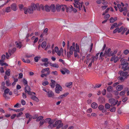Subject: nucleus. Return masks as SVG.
<instances>
[{"mask_svg":"<svg viewBox=\"0 0 129 129\" xmlns=\"http://www.w3.org/2000/svg\"><path fill=\"white\" fill-rule=\"evenodd\" d=\"M39 6L40 8H42L44 9V7L42 5L39 6L38 4H32L27 9L26 8H24V12L25 14H27L28 13H32L34 11L38 8Z\"/></svg>","mask_w":129,"mask_h":129,"instance_id":"f257e3e1","label":"nucleus"},{"mask_svg":"<svg viewBox=\"0 0 129 129\" xmlns=\"http://www.w3.org/2000/svg\"><path fill=\"white\" fill-rule=\"evenodd\" d=\"M64 53H62L63 52V49L62 48H60L59 50L58 47L56 46L55 47L54 49H52V54H54L55 52L57 53V55L59 56H60L61 54V56L63 57L66 56V50H64Z\"/></svg>","mask_w":129,"mask_h":129,"instance_id":"f03ea898","label":"nucleus"},{"mask_svg":"<svg viewBox=\"0 0 129 129\" xmlns=\"http://www.w3.org/2000/svg\"><path fill=\"white\" fill-rule=\"evenodd\" d=\"M73 5L74 7L78 8L79 10H82L83 8L84 12H86V9L84 5V3L83 2H80L79 0H75Z\"/></svg>","mask_w":129,"mask_h":129,"instance_id":"7ed1b4c3","label":"nucleus"},{"mask_svg":"<svg viewBox=\"0 0 129 129\" xmlns=\"http://www.w3.org/2000/svg\"><path fill=\"white\" fill-rule=\"evenodd\" d=\"M47 120H48L47 123L49 124L48 126V128H51L55 127V124H54V123L55 121V120H52L50 118H48V119Z\"/></svg>","mask_w":129,"mask_h":129,"instance_id":"20e7f679","label":"nucleus"},{"mask_svg":"<svg viewBox=\"0 0 129 129\" xmlns=\"http://www.w3.org/2000/svg\"><path fill=\"white\" fill-rule=\"evenodd\" d=\"M95 60V56H93L92 57V59L87 58L86 61V63L88 64L89 63L88 66L90 67L91 66L92 63Z\"/></svg>","mask_w":129,"mask_h":129,"instance_id":"39448f33","label":"nucleus"},{"mask_svg":"<svg viewBox=\"0 0 129 129\" xmlns=\"http://www.w3.org/2000/svg\"><path fill=\"white\" fill-rule=\"evenodd\" d=\"M55 86V92L56 93L59 94L60 93V91H62V88L59 84H56Z\"/></svg>","mask_w":129,"mask_h":129,"instance_id":"423d86ee","label":"nucleus"},{"mask_svg":"<svg viewBox=\"0 0 129 129\" xmlns=\"http://www.w3.org/2000/svg\"><path fill=\"white\" fill-rule=\"evenodd\" d=\"M71 46L72 47V48H74V52H77L78 53H80V49L79 46L77 44H76L75 45V43H73L72 46Z\"/></svg>","mask_w":129,"mask_h":129,"instance_id":"0eeeda50","label":"nucleus"},{"mask_svg":"<svg viewBox=\"0 0 129 129\" xmlns=\"http://www.w3.org/2000/svg\"><path fill=\"white\" fill-rule=\"evenodd\" d=\"M73 50L74 48H72V47L71 46L70 48L69 51L67 52V57L68 59H69L71 55L73 54Z\"/></svg>","mask_w":129,"mask_h":129,"instance_id":"6e6552de","label":"nucleus"},{"mask_svg":"<svg viewBox=\"0 0 129 129\" xmlns=\"http://www.w3.org/2000/svg\"><path fill=\"white\" fill-rule=\"evenodd\" d=\"M55 127L56 126V128L58 129L62 127L63 125V124L62 123L61 120H58L56 121L55 122Z\"/></svg>","mask_w":129,"mask_h":129,"instance_id":"1a4fd4ad","label":"nucleus"},{"mask_svg":"<svg viewBox=\"0 0 129 129\" xmlns=\"http://www.w3.org/2000/svg\"><path fill=\"white\" fill-rule=\"evenodd\" d=\"M6 58V56L5 55H3L2 56V59L0 60V64L1 66H7L8 64L6 63L3 62Z\"/></svg>","mask_w":129,"mask_h":129,"instance_id":"9d476101","label":"nucleus"},{"mask_svg":"<svg viewBox=\"0 0 129 129\" xmlns=\"http://www.w3.org/2000/svg\"><path fill=\"white\" fill-rule=\"evenodd\" d=\"M47 94V96L48 98H53L54 96V92L51 90H48Z\"/></svg>","mask_w":129,"mask_h":129,"instance_id":"9b49d317","label":"nucleus"},{"mask_svg":"<svg viewBox=\"0 0 129 129\" xmlns=\"http://www.w3.org/2000/svg\"><path fill=\"white\" fill-rule=\"evenodd\" d=\"M109 102L111 104L112 106H114L117 104L118 102L117 100H116L114 99H111L109 100Z\"/></svg>","mask_w":129,"mask_h":129,"instance_id":"f8f14e48","label":"nucleus"},{"mask_svg":"<svg viewBox=\"0 0 129 129\" xmlns=\"http://www.w3.org/2000/svg\"><path fill=\"white\" fill-rule=\"evenodd\" d=\"M119 73L120 74L121 76L123 77L124 78V79L127 78L129 76L128 72H125L123 71H120L119 72Z\"/></svg>","mask_w":129,"mask_h":129,"instance_id":"ddd939ff","label":"nucleus"},{"mask_svg":"<svg viewBox=\"0 0 129 129\" xmlns=\"http://www.w3.org/2000/svg\"><path fill=\"white\" fill-rule=\"evenodd\" d=\"M60 71L61 73L63 75H64L66 73L69 74L70 73L69 71L65 68H64L62 70H60Z\"/></svg>","mask_w":129,"mask_h":129,"instance_id":"4468645a","label":"nucleus"},{"mask_svg":"<svg viewBox=\"0 0 129 129\" xmlns=\"http://www.w3.org/2000/svg\"><path fill=\"white\" fill-rule=\"evenodd\" d=\"M25 92L26 93H27L29 95H31V92L30 91V87L26 86L25 87Z\"/></svg>","mask_w":129,"mask_h":129,"instance_id":"2eb2a0df","label":"nucleus"},{"mask_svg":"<svg viewBox=\"0 0 129 129\" xmlns=\"http://www.w3.org/2000/svg\"><path fill=\"white\" fill-rule=\"evenodd\" d=\"M119 60V57L118 56H115L112 57L110 59L111 61H114L115 63L116 62Z\"/></svg>","mask_w":129,"mask_h":129,"instance_id":"dca6fc26","label":"nucleus"},{"mask_svg":"<svg viewBox=\"0 0 129 129\" xmlns=\"http://www.w3.org/2000/svg\"><path fill=\"white\" fill-rule=\"evenodd\" d=\"M61 9L63 11H64L66 9L67 12H70L71 11L69 8L67 7L65 5H61Z\"/></svg>","mask_w":129,"mask_h":129,"instance_id":"f3484780","label":"nucleus"},{"mask_svg":"<svg viewBox=\"0 0 129 129\" xmlns=\"http://www.w3.org/2000/svg\"><path fill=\"white\" fill-rule=\"evenodd\" d=\"M15 45L17 47L19 48H21L22 46L21 43L19 41H16L15 42Z\"/></svg>","mask_w":129,"mask_h":129,"instance_id":"a211bd4d","label":"nucleus"},{"mask_svg":"<svg viewBox=\"0 0 129 129\" xmlns=\"http://www.w3.org/2000/svg\"><path fill=\"white\" fill-rule=\"evenodd\" d=\"M12 9L14 11H16L17 9V7L16 4H13L11 5Z\"/></svg>","mask_w":129,"mask_h":129,"instance_id":"6ab92c4d","label":"nucleus"},{"mask_svg":"<svg viewBox=\"0 0 129 129\" xmlns=\"http://www.w3.org/2000/svg\"><path fill=\"white\" fill-rule=\"evenodd\" d=\"M121 23H119V24H117V23H115L111 26L110 28V29H112L113 28H114L115 27H116L119 26L120 25H121Z\"/></svg>","mask_w":129,"mask_h":129,"instance_id":"aec40b11","label":"nucleus"},{"mask_svg":"<svg viewBox=\"0 0 129 129\" xmlns=\"http://www.w3.org/2000/svg\"><path fill=\"white\" fill-rule=\"evenodd\" d=\"M50 66L52 67H54L56 68H58L59 67L58 64L56 63H52L51 62L49 63Z\"/></svg>","mask_w":129,"mask_h":129,"instance_id":"412c9836","label":"nucleus"},{"mask_svg":"<svg viewBox=\"0 0 129 129\" xmlns=\"http://www.w3.org/2000/svg\"><path fill=\"white\" fill-rule=\"evenodd\" d=\"M120 61H121V63L120 64V65L119 66V68H120L121 67V65L124 64L125 63H127V62H126L127 60L126 59H122V58H121V59Z\"/></svg>","mask_w":129,"mask_h":129,"instance_id":"4be33fe9","label":"nucleus"},{"mask_svg":"<svg viewBox=\"0 0 129 129\" xmlns=\"http://www.w3.org/2000/svg\"><path fill=\"white\" fill-rule=\"evenodd\" d=\"M8 53H9V54H8V53L7 52L6 53V58L7 59H9L10 57L12 54V53H11V51L10 50H9Z\"/></svg>","mask_w":129,"mask_h":129,"instance_id":"5701e85b","label":"nucleus"},{"mask_svg":"<svg viewBox=\"0 0 129 129\" xmlns=\"http://www.w3.org/2000/svg\"><path fill=\"white\" fill-rule=\"evenodd\" d=\"M123 88V86L122 85H118L116 87V90L118 91H120L122 90Z\"/></svg>","mask_w":129,"mask_h":129,"instance_id":"b1692460","label":"nucleus"},{"mask_svg":"<svg viewBox=\"0 0 129 129\" xmlns=\"http://www.w3.org/2000/svg\"><path fill=\"white\" fill-rule=\"evenodd\" d=\"M32 41H34V43H36L38 40V38L37 37H36L35 36L31 38Z\"/></svg>","mask_w":129,"mask_h":129,"instance_id":"393cba45","label":"nucleus"},{"mask_svg":"<svg viewBox=\"0 0 129 129\" xmlns=\"http://www.w3.org/2000/svg\"><path fill=\"white\" fill-rule=\"evenodd\" d=\"M72 84V82H67L66 83L65 86L68 88H71Z\"/></svg>","mask_w":129,"mask_h":129,"instance_id":"a878e982","label":"nucleus"},{"mask_svg":"<svg viewBox=\"0 0 129 129\" xmlns=\"http://www.w3.org/2000/svg\"><path fill=\"white\" fill-rule=\"evenodd\" d=\"M49 68H47L46 69H43L41 71V72L42 73H44L45 72H47L48 74H49Z\"/></svg>","mask_w":129,"mask_h":129,"instance_id":"bb28decb","label":"nucleus"},{"mask_svg":"<svg viewBox=\"0 0 129 129\" xmlns=\"http://www.w3.org/2000/svg\"><path fill=\"white\" fill-rule=\"evenodd\" d=\"M48 119V118H47L45 120H43L40 122V124L41 125H43L44 123H47L48 120L47 119Z\"/></svg>","mask_w":129,"mask_h":129,"instance_id":"cd10ccee","label":"nucleus"},{"mask_svg":"<svg viewBox=\"0 0 129 129\" xmlns=\"http://www.w3.org/2000/svg\"><path fill=\"white\" fill-rule=\"evenodd\" d=\"M31 99L36 102H38L39 101V100L38 98L35 96H32L31 97Z\"/></svg>","mask_w":129,"mask_h":129,"instance_id":"c85d7f7f","label":"nucleus"},{"mask_svg":"<svg viewBox=\"0 0 129 129\" xmlns=\"http://www.w3.org/2000/svg\"><path fill=\"white\" fill-rule=\"evenodd\" d=\"M128 65V63H126L124 64L121 65V66H122V69H123L124 70H126V68Z\"/></svg>","mask_w":129,"mask_h":129,"instance_id":"c756f323","label":"nucleus"},{"mask_svg":"<svg viewBox=\"0 0 129 129\" xmlns=\"http://www.w3.org/2000/svg\"><path fill=\"white\" fill-rule=\"evenodd\" d=\"M91 107L92 108L95 109L98 107V105L97 103H93L91 104Z\"/></svg>","mask_w":129,"mask_h":129,"instance_id":"7c9ffc66","label":"nucleus"},{"mask_svg":"<svg viewBox=\"0 0 129 129\" xmlns=\"http://www.w3.org/2000/svg\"><path fill=\"white\" fill-rule=\"evenodd\" d=\"M50 7V9H51L53 12H54L55 11V7L54 5H52Z\"/></svg>","mask_w":129,"mask_h":129,"instance_id":"2f4dec72","label":"nucleus"},{"mask_svg":"<svg viewBox=\"0 0 129 129\" xmlns=\"http://www.w3.org/2000/svg\"><path fill=\"white\" fill-rule=\"evenodd\" d=\"M111 49L110 48H109L107 50H106L105 52L104 53V55H106L108 56V54H109V53Z\"/></svg>","mask_w":129,"mask_h":129,"instance_id":"473e14b6","label":"nucleus"},{"mask_svg":"<svg viewBox=\"0 0 129 129\" xmlns=\"http://www.w3.org/2000/svg\"><path fill=\"white\" fill-rule=\"evenodd\" d=\"M117 7L119 9V11L120 12H121L123 11V9L121 7V5L120 4H118L117 5Z\"/></svg>","mask_w":129,"mask_h":129,"instance_id":"72a5a7b5","label":"nucleus"},{"mask_svg":"<svg viewBox=\"0 0 129 129\" xmlns=\"http://www.w3.org/2000/svg\"><path fill=\"white\" fill-rule=\"evenodd\" d=\"M61 5H57L56 6V9L58 11H60L61 9Z\"/></svg>","mask_w":129,"mask_h":129,"instance_id":"f704fd0d","label":"nucleus"},{"mask_svg":"<svg viewBox=\"0 0 129 129\" xmlns=\"http://www.w3.org/2000/svg\"><path fill=\"white\" fill-rule=\"evenodd\" d=\"M117 19V18H113V17H111L110 19V22L111 23H113Z\"/></svg>","mask_w":129,"mask_h":129,"instance_id":"c9c22d12","label":"nucleus"},{"mask_svg":"<svg viewBox=\"0 0 129 129\" xmlns=\"http://www.w3.org/2000/svg\"><path fill=\"white\" fill-rule=\"evenodd\" d=\"M44 7H45V10L47 12H49L50 11V7H49L47 5H45Z\"/></svg>","mask_w":129,"mask_h":129,"instance_id":"e433bc0d","label":"nucleus"},{"mask_svg":"<svg viewBox=\"0 0 129 129\" xmlns=\"http://www.w3.org/2000/svg\"><path fill=\"white\" fill-rule=\"evenodd\" d=\"M46 42H43L42 43L41 46L43 48H45L46 45Z\"/></svg>","mask_w":129,"mask_h":129,"instance_id":"4c0bfd02","label":"nucleus"},{"mask_svg":"<svg viewBox=\"0 0 129 129\" xmlns=\"http://www.w3.org/2000/svg\"><path fill=\"white\" fill-rule=\"evenodd\" d=\"M26 117V118H29V119H31L32 116V115H30L29 114L27 113L25 114Z\"/></svg>","mask_w":129,"mask_h":129,"instance_id":"58836bf2","label":"nucleus"},{"mask_svg":"<svg viewBox=\"0 0 129 129\" xmlns=\"http://www.w3.org/2000/svg\"><path fill=\"white\" fill-rule=\"evenodd\" d=\"M124 11L123 12V14L124 15H125L127 13V9L126 7H125L123 9V11Z\"/></svg>","mask_w":129,"mask_h":129,"instance_id":"ea45409f","label":"nucleus"},{"mask_svg":"<svg viewBox=\"0 0 129 129\" xmlns=\"http://www.w3.org/2000/svg\"><path fill=\"white\" fill-rule=\"evenodd\" d=\"M70 8L71 9V11H73L74 12H76L77 11V10L76 9L73 8V7L72 6H71V7H70Z\"/></svg>","mask_w":129,"mask_h":129,"instance_id":"a19ab883","label":"nucleus"},{"mask_svg":"<svg viewBox=\"0 0 129 129\" xmlns=\"http://www.w3.org/2000/svg\"><path fill=\"white\" fill-rule=\"evenodd\" d=\"M41 58L40 56H36L34 58V60L36 62H38L39 59Z\"/></svg>","mask_w":129,"mask_h":129,"instance_id":"79ce46f5","label":"nucleus"},{"mask_svg":"<svg viewBox=\"0 0 129 129\" xmlns=\"http://www.w3.org/2000/svg\"><path fill=\"white\" fill-rule=\"evenodd\" d=\"M6 85L7 86H9L11 85V83L10 82V80H8L6 81Z\"/></svg>","mask_w":129,"mask_h":129,"instance_id":"37998d69","label":"nucleus"},{"mask_svg":"<svg viewBox=\"0 0 129 129\" xmlns=\"http://www.w3.org/2000/svg\"><path fill=\"white\" fill-rule=\"evenodd\" d=\"M10 69H8L5 72V74L8 76H9L10 75Z\"/></svg>","mask_w":129,"mask_h":129,"instance_id":"c03bdc74","label":"nucleus"},{"mask_svg":"<svg viewBox=\"0 0 129 129\" xmlns=\"http://www.w3.org/2000/svg\"><path fill=\"white\" fill-rule=\"evenodd\" d=\"M125 79L124 77L122 76L119 77L118 78V79L121 81H124Z\"/></svg>","mask_w":129,"mask_h":129,"instance_id":"a18cd8bd","label":"nucleus"},{"mask_svg":"<svg viewBox=\"0 0 129 129\" xmlns=\"http://www.w3.org/2000/svg\"><path fill=\"white\" fill-rule=\"evenodd\" d=\"M11 9L10 7H7L6 10V12H10L11 11Z\"/></svg>","mask_w":129,"mask_h":129,"instance_id":"49530a36","label":"nucleus"},{"mask_svg":"<svg viewBox=\"0 0 129 129\" xmlns=\"http://www.w3.org/2000/svg\"><path fill=\"white\" fill-rule=\"evenodd\" d=\"M24 108H21L20 109H17V110L16 111V112H22L24 110Z\"/></svg>","mask_w":129,"mask_h":129,"instance_id":"de8ad7c7","label":"nucleus"},{"mask_svg":"<svg viewBox=\"0 0 129 129\" xmlns=\"http://www.w3.org/2000/svg\"><path fill=\"white\" fill-rule=\"evenodd\" d=\"M43 118V117L42 116H40L38 117L36 120V121H39L40 120L42 119Z\"/></svg>","mask_w":129,"mask_h":129,"instance_id":"09e8293b","label":"nucleus"},{"mask_svg":"<svg viewBox=\"0 0 129 129\" xmlns=\"http://www.w3.org/2000/svg\"><path fill=\"white\" fill-rule=\"evenodd\" d=\"M125 93V91L124 90H123L120 92L119 94L120 95L122 96L124 95Z\"/></svg>","mask_w":129,"mask_h":129,"instance_id":"8fccbe9b","label":"nucleus"},{"mask_svg":"<svg viewBox=\"0 0 129 129\" xmlns=\"http://www.w3.org/2000/svg\"><path fill=\"white\" fill-rule=\"evenodd\" d=\"M48 84L49 82L47 81L44 82L42 83V84L44 86L47 85H48Z\"/></svg>","mask_w":129,"mask_h":129,"instance_id":"3c124183","label":"nucleus"},{"mask_svg":"<svg viewBox=\"0 0 129 129\" xmlns=\"http://www.w3.org/2000/svg\"><path fill=\"white\" fill-rule=\"evenodd\" d=\"M21 105L20 104H19L18 103H17L14 106V107L15 108H20V107Z\"/></svg>","mask_w":129,"mask_h":129,"instance_id":"603ef678","label":"nucleus"},{"mask_svg":"<svg viewBox=\"0 0 129 129\" xmlns=\"http://www.w3.org/2000/svg\"><path fill=\"white\" fill-rule=\"evenodd\" d=\"M10 90L8 88L6 89L5 91L4 94H5L4 95V96H5V94H6L8 93L9 92Z\"/></svg>","mask_w":129,"mask_h":129,"instance_id":"864d4df0","label":"nucleus"},{"mask_svg":"<svg viewBox=\"0 0 129 129\" xmlns=\"http://www.w3.org/2000/svg\"><path fill=\"white\" fill-rule=\"evenodd\" d=\"M51 74L53 75H58V73L57 71H53L51 72Z\"/></svg>","mask_w":129,"mask_h":129,"instance_id":"5fc2aeb1","label":"nucleus"},{"mask_svg":"<svg viewBox=\"0 0 129 129\" xmlns=\"http://www.w3.org/2000/svg\"><path fill=\"white\" fill-rule=\"evenodd\" d=\"M22 81L25 85H27V81L25 79L23 78Z\"/></svg>","mask_w":129,"mask_h":129,"instance_id":"6e6d98bb","label":"nucleus"},{"mask_svg":"<svg viewBox=\"0 0 129 129\" xmlns=\"http://www.w3.org/2000/svg\"><path fill=\"white\" fill-rule=\"evenodd\" d=\"M104 108V106L102 105H100L98 107V108L99 110H103Z\"/></svg>","mask_w":129,"mask_h":129,"instance_id":"4d7b16f0","label":"nucleus"},{"mask_svg":"<svg viewBox=\"0 0 129 129\" xmlns=\"http://www.w3.org/2000/svg\"><path fill=\"white\" fill-rule=\"evenodd\" d=\"M48 59L47 58H43L42 59V61L43 62H46L48 61Z\"/></svg>","mask_w":129,"mask_h":129,"instance_id":"13d9d810","label":"nucleus"},{"mask_svg":"<svg viewBox=\"0 0 129 129\" xmlns=\"http://www.w3.org/2000/svg\"><path fill=\"white\" fill-rule=\"evenodd\" d=\"M110 17V15L109 14L106 15L104 16V18L105 19L107 20Z\"/></svg>","mask_w":129,"mask_h":129,"instance_id":"bf43d9fd","label":"nucleus"},{"mask_svg":"<svg viewBox=\"0 0 129 129\" xmlns=\"http://www.w3.org/2000/svg\"><path fill=\"white\" fill-rule=\"evenodd\" d=\"M110 107V105L108 103H107L105 104V107L106 108L109 109Z\"/></svg>","mask_w":129,"mask_h":129,"instance_id":"052dcab7","label":"nucleus"},{"mask_svg":"<svg viewBox=\"0 0 129 129\" xmlns=\"http://www.w3.org/2000/svg\"><path fill=\"white\" fill-rule=\"evenodd\" d=\"M112 88L111 86H109L107 88V90L108 91H111L112 90Z\"/></svg>","mask_w":129,"mask_h":129,"instance_id":"680f3d73","label":"nucleus"},{"mask_svg":"<svg viewBox=\"0 0 129 129\" xmlns=\"http://www.w3.org/2000/svg\"><path fill=\"white\" fill-rule=\"evenodd\" d=\"M109 8H107L106 9V10H105V12H104L103 13V14H102V15H105V14L106 13H107L108 10H109Z\"/></svg>","mask_w":129,"mask_h":129,"instance_id":"e2e57ef3","label":"nucleus"},{"mask_svg":"<svg viewBox=\"0 0 129 129\" xmlns=\"http://www.w3.org/2000/svg\"><path fill=\"white\" fill-rule=\"evenodd\" d=\"M123 29V27L121 26V27L119 29V30H118V33H120L121 32L122 30Z\"/></svg>","mask_w":129,"mask_h":129,"instance_id":"0e129e2a","label":"nucleus"},{"mask_svg":"<svg viewBox=\"0 0 129 129\" xmlns=\"http://www.w3.org/2000/svg\"><path fill=\"white\" fill-rule=\"evenodd\" d=\"M21 102L22 104L23 105H25L26 104V102L25 101L23 100H22L21 101Z\"/></svg>","mask_w":129,"mask_h":129,"instance_id":"69168bd1","label":"nucleus"},{"mask_svg":"<svg viewBox=\"0 0 129 129\" xmlns=\"http://www.w3.org/2000/svg\"><path fill=\"white\" fill-rule=\"evenodd\" d=\"M129 51L127 50H124L123 52L124 53L125 55L129 53Z\"/></svg>","mask_w":129,"mask_h":129,"instance_id":"338daca9","label":"nucleus"},{"mask_svg":"<svg viewBox=\"0 0 129 129\" xmlns=\"http://www.w3.org/2000/svg\"><path fill=\"white\" fill-rule=\"evenodd\" d=\"M113 54H114L113 53L112 51H110L109 54H108V56L109 57H110L111 56H112Z\"/></svg>","mask_w":129,"mask_h":129,"instance_id":"774afa93","label":"nucleus"}]
</instances>
